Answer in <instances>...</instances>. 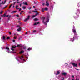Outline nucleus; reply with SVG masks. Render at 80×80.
Masks as SVG:
<instances>
[{
    "label": "nucleus",
    "instance_id": "1",
    "mask_svg": "<svg viewBox=\"0 0 80 80\" xmlns=\"http://www.w3.org/2000/svg\"><path fill=\"white\" fill-rule=\"evenodd\" d=\"M45 17H42L41 18V20H42V23H43L44 25H47V23H48V22H47L48 20H46V21L45 22L44 21V20H45Z\"/></svg>",
    "mask_w": 80,
    "mask_h": 80
},
{
    "label": "nucleus",
    "instance_id": "2",
    "mask_svg": "<svg viewBox=\"0 0 80 80\" xmlns=\"http://www.w3.org/2000/svg\"><path fill=\"white\" fill-rule=\"evenodd\" d=\"M49 18H50V15L49 14H48L47 15V18L46 19V20L47 21V22H49Z\"/></svg>",
    "mask_w": 80,
    "mask_h": 80
},
{
    "label": "nucleus",
    "instance_id": "3",
    "mask_svg": "<svg viewBox=\"0 0 80 80\" xmlns=\"http://www.w3.org/2000/svg\"><path fill=\"white\" fill-rule=\"evenodd\" d=\"M72 65L74 67H78L77 64H75V63H72Z\"/></svg>",
    "mask_w": 80,
    "mask_h": 80
},
{
    "label": "nucleus",
    "instance_id": "4",
    "mask_svg": "<svg viewBox=\"0 0 80 80\" xmlns=\"http://www.w3.org/2000/svg\"><path fill=\"white\" fill-rule=\"evenodd\" d=\"M16 48V46H12V48H11V50H12V51H14L15 50L13 49V48Z\"/></svg>",
    "mask_w": 80,
    "mask_h": 80
},
{
    "label": "nucleus",
    "instance_id": "5",
    "mask_svg": "<svg viewBox=\"0 0 80 80\" xmlns=\"http://www.w3.org/2000/svg\"><path fill=\"white\" fill-rule=\"evenodd\" d=\"M40 23V22H35L33 24V25H38Z\"/></svg>",
    "mask_w": 80,
    "mask_h": 80
},
{
    "label": "nucleus",
    "instance_id": "6",
    "mask_svg": "<svg viewBox=\"0 0 80 80\" xmlns=\"http://www.w3.org/2000/svg\"><path fill=\"white\" fill-rule=\"evenodd\" d=\"M38 15V13H37L35 15H33L32 16V18H34V17H35L37 16Z\"/></svg>",
    "mask_w": 80,
    "mask_h": 80
},
{
    "label": "nucleus",
    "instance_id": "7",
    "mask_svg": "<svg viewBox=\"0 0 80 80\" xmlns=\"http://www.w3.org/2000/svg\"><path fill=\"white\" fill-rule=\"evenodd\" d=\"M70 40L71 42H73V41H74L75 40V38H74V37H73L72 38H71Z\"/></svg>",
    "mask_w": 80,
    "mask_h": 80
},
{
    "label": "nucleus",
    "instance_id": "8",
    "mask_svg": "<svg viewBox=\"0 0 80 80\" xmlns=\"http://www.w3.org/2000/svg\"><path fill=\"white\" fill-rule=\"evenodd\" d=\"M46 6H47L48 7L49 6V3H48V1H47L46 2Z\"/></svg>",
    "mask_w": 80,
    "mask_h": 80
},
{
    "label": "nucleus",
    "instance_id": "9",
    "mask_svg": "<svg viewBox=\"0 0 80 80\" xmlns=\"http://www.w3.org/2000/svg\"><path fill=\"white\" fill-rule=\"evenodd\" d=\"M21 30H22V28L21 27H20L18 28V29L17 30V31H18V32H20Z\"/></svg>",
    "mask_w": 80,
    "mask_h": 80
},
{
    "label": "nucleus",
    "instance_id": "10",
    "mask_svg": "<svg viewBox=\"0 0 80 80\" xmlns=\"http://www.w3.org/2000/svg\"><path fill=\"white\" fill-rule=\"evenodd\" d=\"M73 32L74 33V34H75V33H77L76 30L74 29H73Z\"/></svg>",
    "mask_w": 80,
    "mask_h": 80
},
{
    "label": "nucleus",
    "instance_id": "11",
    "mask_svg": "<svg viewBox=\"0 0 80 80\" xmlns=\"http://www.w3.org/2000/svg\"><path fill=\"white\" fill-rule=\"evenodd\" d=\"M28 20V19H27V18H26L25 19H24V22H27Z\"/></svg>",
    "mask_w": 80,
    "mask_h": 80
},
{
    "label": "nucleus",
    "instance_id": "12",
    "mask_svg": "<svg viewBox=\"0 0 80 80\" xmlns=\"http://www.w3.org/2000/svg\"><path fill=\"white\" fill-rule=\"evenodd\" d=\"M67 73L66 72H64L62 73V75H64V76H66V75H67Z\"/></svg>",
    "mask_w": 80,
    "mask_h": 80
},
{
    "label": "nucleus",
    "instance_id": "13",
    "mask_svg": "<svg viewBox=\"0 0 80 80\" xmlns=\"http://www.w3.org/2000/svg\"><path fill=\"white\" fill-rule=\"evenodd\" d=\"M17 11H14L11 12V13H17Z\"/></svg>",
    "mask_w": 80,
    "mask_h": 80
},
{
    "label": "nucleus",
    "instance_id": "14",
    "mask_svg": "<svg viewBox=\"0 0 80 80\" xmlns=\"http://www.w3.org/2000/svg\"><path fill=\"white\" fill-rule=\"evenodd\" d=\"M6 49H7V50H8V51H10V48L8 47H6Z\"/></svg>",
    "mask_w": 80,
    "mask_h": 80
},
{
    "label": "nucleus",
    "instance_id": "15",
    "mask_svg": "<svg viewBox=\"0 0 80 80\" xmlns=\"http://www.w3.org/2000/svg\"><path fill=\"white\" fill-rule=\"evenodd\" d=\"M34 21L35 22H37V21H38V19L37 18H35L34 19Z\"/></svg>",
    "mask_w": 80,
    "mask_h": 80
},
{
    "label": "nucleus",
    "instance_id": "16",
    "mask_svg": "<svg viewBox=\"0 0 80 80\" xmlns=\"http://www.w3.org/2000/svg\"><path fill=\"white\" fill-rule=\"evenodd\" d=\"M23 4H24V5H28V3H27V2H23Z\"/></svg>",
    "mask_w": 80,
    "mask_h": 80
},
{
    "label": "nucleus",
    "instance_id": "17",
    "mask_svg": "<svg viewBox=\"0 0 80 80\" xmlns=\"http://www.w3.org/2000/svg\"><path fill=\"white\" fill-rule=\"evenodd\" d=\"M24 52V51H22L19 52V53L20 54H22V53H23Z\"/></svg>",
    "mask_w": 80,
    "mask_h": 80
},
{
    "label": "nucleus",
    "instance_id": "18",
    "mask_svg": "<svg viewBox=\"0 0 80 80\" xmlns=\"http://www.w3.org/2000/svg\"><path fill=\"white\" fill-rule=\"evenodd\" d=\"M59 74H60V72H59V71H58L57 72V73H56V75H59Z\"/></svg>",
    "mask_w": 80,
    "mask_h": 80
},
{
    "label": "nucleus",
    "instance_id": "19",
    "mask_svg": "<svg viewBox=\"0 0 80 80\" xmlns=\"http://www.w3.org/2000/svg\"><path fill=\"white\" fill-rule=\"evenodd\" d=\"M44 10L46 11H47V10H48V8H44Z\"/></svg>",
    "mask_w": 80,
    "mask_h": 80
},
{
    "label": "nucleus",
    "instance_id": "20",
    "mask_svg": "<svg viewBox=\"0 0 80 80\" xmlns=\"http://www.w3.org/2000/svg\"><path fill=\"white\" fill-rule=\"evenodd\" d=\"M2 39L3 40H5V36H3Z\"/></svg>",
    "mask_w": 80,
    "mask_h": 80
},
{
    "label": "nucleus",
    "instance_id": "21",
    "mask_svg": "<svg viewBox=\"0 0 80 80\" xmlns=\"http://www.w3.org/2000/svg\"><path fill=\"white\" fill-rule=\"evenodd\" d=\"M12 16H9V17L8 18V20H10V18H11V17Z\"/></svg>",
    "mask_w": 80,
    "mask_h": 80
},
{
    "label": "nucleus",
    "instance_id": "22",
    "mask_svg": "<svg viewBox=\"0 0 80 80\" xmlns=\"http://www.w3.org/2000/svg\"><path fill=\"white\" fill-rule=\"evenodd\" d=\"M30 15H28V18H27V19L28 20H29V19H30Z\"/></svg>",
    "mask_w": 80,
    "mask_h": 80
},
{
    "label": "nucleus",
    "instance_id": "23",
    "mask_svg": "<svg viewBox=\"0 0 80 80\" xmlns=\"http://www.w3.org/2000/svg\"><path fill=\"white\" fill-rule=\"evenodd\" d=\"M20 58L21 60H22V59L23 58V56H21V57Z\"/></svg>",
    "mask_w": 80,
    "mask_h": 80
},
{
    "label": "nucleus",
    "instance_id": "24",
    "mask_svg": "<svg viewBox=\"0 0 80 80\" xmlns=\"http://www.w3.org/2000/svg\"><path fill=\"white\" fill-rule=\"evenodd\" d=\"M42 12H44L45 11V9H44V8H42Z\"/></svg>",
    "mask_w": 80,
    "mask_h": 80
},
{
    "label": "nucleus",
    "instance_id": "25",
    "mask_svg": "<svg viewBox=\"0 0 80 80\" xmlns=\"http://www.w3.org/2000/svg\"><path fill=\"white\" fill-rule=\"evenodd\" d=\"M2 17H6V14L4 13V14H3V16H2Z\"/></svg>",
    "mask_w": 80,
    "mask_h": 80
},
{
    "label": "nucleus",
    "instance_id": "26",
    "mask_svg": "<svg viewBox=\"0 0 80 80\" xmlns=\"http://www.w3.org/2000/svg\"><path fill=\"white\" fill-rule=\"evenodd\" d=\"M33 12H34V13H38V12H37V11H32Z\"/></svg>",
    "mask_w": 80,
    "mask_h": 80
},
{
    "label": "nucleus",
    "instance_id": "27",
    "mask_svg": "<svg viewBox=\"0 0 80 80\" xmlns=\"http://www.w3.org/2000/svg\"><path fill=\"white\" fill-rule=\"evenodd\" d=\"M2 4H3V5H4V3L3 1H2V3H0V5H1Z\"/></svg>",
    "mask_w": 80,
    "mask_h": 80
},
{
    "label": "nucleus",
    "instance_id": "28",
    "mask_svg": "<svg viewBox=\"0 0 80 80\" xmlns=\"http://www.w3.org/2000/svg\"><path fill=\"white\" fill-rule=\"evenodd\" d=\"M18 7V6L17 5L16 7V9H17V10H18V9H19V8H17V7Z\"/></svg>",
    "mask_w": 80,
    "mask_h": 80
},
{
    "label": "nucleus",
    "instance_id": "29",
    "mask_svg": "<svg viewBox=\"0 0 80 80\" xmlns=\"http://www.w3.org/2000/svg\"><path fill=\"white\" fill-rule=\"evenodd\" d=\"M31 50H32V48H30L28 49V51Z\"/></svg>",
    "mask_w": 80,
    "mask_h": 80
},
{
    "label": "nucleus",
    "instance_id": "30",
    "mask_svg": "<svg viewBox=\"0 0 80 80\" xmlns=\"http://www.w3.org/2000/svg\"><path fill=\"white\" fill-rule=\"evenodd\" d=\"M23 9H26V7L25 6H23L22 7Z\"/></svg>",
    "mask_w": 80,
    "mask_h": 80
},
{
    "label": "nucleus",
    "instance_id": "31",
    "mask_svg": "<svg viewBox=\"0 0 80 80\" xmlns=\"http://www.w3.org/2000/svg\"><path fill=\"white\" fill-rule=\"evenodd\" d=\"M16 47H21V46H20V45H19V44H18L17 45Z\"/></svg>",
    "mask_w": 80,
    "mask_h": 80
},
{
    "label": "nucleus",
    "instance_id": "32",
    "mask_svg": "<svg viewBox=\"0 0 80 80\" xmlns=\"http://www.w3.org/2000/svg\"><path fill=\"white\" fill-rule=\"evenodd\" d=\"M2 13H3V11H2L1 12H0V14H2Z\"/></svg>",
    "mask_w": 80,
    "mask_h": 80
},
{
    "label": "nucleus",
    "instance_id": "33",
    "mask_svg": "<svg viewBox=\"0 0 80 80\" xmlns=\"http://www.w3.org/2000/svg\"><path fill=\"white\" fill-rule=\"evenodd\" d=\"M7 40H9V39H10V37H7L6 38Z\"/></svg>",
    "mask_w": 80,
    "mask_h": 80
},
{
    "label": "nucleus",
    "instance_id": "34",
    "mask_svg": "<svg viewBox=\"0 0 80 80\" xmlns=\"http://www.w3.org/2000/svg\"><path fill=\"white\" fill-rule=\"evenodd\" d=\"M6 7H7V5H6L5 6V7H4V8H3V9H5V8H6Z\"/></svg>",
    "mask_w": 80,
    "mask_h": 80
},
{
    "label": "nucleus",
    "instance_id": "35",
    "mask_svg": "<svg viewBox=\"0 0 80 80\" xmlns=\"http://www.w3.org/2000/svg\"><path fill=\"white\" fill-rule=\"evenodd\" d=\"M12 5H13V4H11L10 5V7H9V8H10V7H12Z\"/></svg>",
    "mask_w": 80,
    "mask_h": 80
},
{
    "label": "nucleus",
    "instance_id": "36",
    "mask_svg": "<svg viewBox=\"0 0 80 80\" xmlns=\"http://www.w3.org/2000/svg\"><path fill=\"white\" fill-rule=\"evenodd\" d=\"M76 15H77V18H78V17H79V15L78 16V15H77V13H76Z\"/></svg>",
    "mask_w": 80,
    "mask_h": 80
},
{
    "label": "nucleus",
    "instance_id": "37",
    "mask_svg": "<svg viewBox=\"0 0 80 80\" xmlns=\"http://www.w3.org/2000/svg\"><path fill=\"white\" fill-rule=\"evenodd\" d=\"M8 33L9 34V35H12V33L10 32H9Z\"/></svg>",
    "mask_w": 80,
    "mask_h": 80
},
{
    "label": "nucleus",
    "instance_id": "38",
    "mask_svg": "<svg viewBox=\"0 0 80 80\" xmlns=\"http://www.w3.org/2000/svg\"><path fill=\"white\" fill-rule=\"evenodd\" d=\"M17 37H14V39H16Z\"/></svg>",
    "mask_w": 80,
    "mask_h": 80
},
{
    "label": "nucleus",
    "instance_id": "39",
    "mask_svg": "<svg viewBox=\"0 0 80 80\" xmlns=\"http://www.w3.org/2000/svg\"><path fill=\"white\" fill-rule=\"evenodd\" d=\"M15 3H16L15 2H14L13 3V4L12 5H15Z\"/></svg>",
    "mask_w": 80,
    "mask_h": 80
},
{
    "label": "nucleus",
    "instance_id": "40",
    "mask_svg": "<svg viewBox=\"0 0 80 80\" xmlns=\"http://www.w3.org/2000/svg\"><path fill=\"white\" fill-rule=\"evenodd\" d=\"M34 4H37V2H35V1L34 2Z\"/></svg>",
    "mask_w": 80,
    "mask_h": 80
},
{
    "label": "nucleus",
    "instance_id": "41",
    "mask_svg": "<svg viewBox=\"0 0 80 80\" xmlns=\"http://www.w3.org/2000/svg\"><path fill=\"white\" fill-rule=\"evenodd\" d=\"M36 31H36V30L33 31V32H34V33H35V32H36Z\"/></svg>",
    "mask_w": 80,
    "mask_h": 80
},
{
    "label": "nucleus",
    "instance_id": "42",
    "mask_svg": "<svg viewBox=\"0 0 80 80\" xmlns=\"http://www.w3.org/2000/svg\"><path fill=\"white\" fill-rule=\"evenodd\" d=\"M12 41L13 42H15V40H12Z\"/></svg>",
    "mask_w": 80,
    "mask_h": 80
},
{
    "label": "nucleus",
    "instance_id": "43",
    "mask_svg": "<svg viewBox=\"0 0 80 80\" xmlns=\"http://www.w3.org/2000/svg\"><path fill=\"white\" fill-rule=\"evenodd\" d=\"M21 10H22V9H21V8H20L19 9V12H20V11H21Z\"/></svg>",
    "mask_w": 80,
    "mask_h": 80
},
{
    "label": "nucleus",
    "instance_id": "44",
    "mask_svg": "<svg viewBox=\"0 0 80 80\" xmlns=\"http://www.w3.org/2000/svg\"><path fill=\"white\" fill-rule=\"evenodd\" d=\"M5 3H6V1H4V4H5Z\"/></svg>",
    "mask_w": 80,
    "mask_h": 80
},
{
    "label": "nucleus",
    "instance_id": "45",
    "mask_svg": "<svg viewBox=\"0 0 80 80\" xmlns=\"http://www.w3.org/2000/svg\"><path fill=\"white\" fill-rule=\"evenodd\" d=\"M16 17H19V15L18 14L16 15Z\"/></svg>",
    "mask_w": 80,
    "mask_h": 80
},
{
    "label": "nucleus",
    "instance_id": "46",
    "mask_svg": "<svg viewBox=\"0 0 80 80\" xmlns=\"http://www.w3.org/2000/svg\"><path fill=\"white\" fill-rule=\"evenodd\" d=\"M13 52V53H16V52Z\"/></svg>",
    "mask_w": 80,
    "mask_h": 80
},
{
    "label": "nucleus",
    "instance_id": "47",
    "mask_svg": "<svg viewBox=\"0 0 80 80\" xmlns=\"http://www.w3.org/2000/svg\"><path fill=\"white\" fill-rule=\"evenodd\" d=\"M8 16H9V15H7V16H6V17H8Z\"/></svg>",
    "mask_w": 80,
    "mask_h": 80
},
{
    "label": "nucleus",
    "instance_id": "48",
    "mask_svg": "<svg viewBox=\"0 0 80 80\" xmlns=\"http://www.w3.org/2000/svg\"><path fill=\"white\" fill-rule=\"evenodd\" d=\"M17 27H20V26L18 25L17 26Z\"/></svg>",
    "mask_w": 80,
    "mask_h": 80
},
{
    "label": "nucleus",
    "instance_id": "49",
    "mask_svg": "<svg viewBox=\"0 0 80 80\" xmlns=\"http://www.w3.org/2000/svg\"><path fill=\"white\" fill-rule=\"evenodd\" d=\"M72 77H73V78H74L75 77L74 76L72 75Z\"/></svg>",
    "mask_w": 80,
    "mask_h": 80
},
{
    "label": "nucleus",
    "instance_id": "50",
    "mask_svg": "<svg viewBox=\"0 0 80 80\" xmlns=\"http://www.w3.org/2000/svg\"><path fill=\"white\" fill-rule=\"evenodd\" d=\"M42 5H43V6H44V5H45V4H44V3H43L42 4Z\"/></svg>",
    "mask_w": 80,
    "mask_h": 80
},
{
    "label": "nucleus",
    "instance_id": "51",
    "mask_svg": "<svg viewBox=\"0 0 80 80\" xmlns=\"http://www.w3.org/2000/svg\"><path fill=\"white\" fill-rule=\"evenodd\" d=\"M31 8H31V7H30L28 8L29 9H31Z\"/></svg>",
    "mask_w": 80,
    "mask_h": 80
},
{
    "label": "nucleus",
    "instance_id": "52",
    "mask_svg": "<svg viewBox=\"0 0 80 80\" xmlns=\"http://www.w3.org/2000/svg\"><path fill=\"white\" fill-rule=\"evenodd\" d=\"M65 79V78H63V79H62V80H64Z\"/></svg>",
    "mask_w": 80,
    "mask_h": 80
},
{
    "label": "nucleus",
    "instance_id": "53",
    "mask_svg": "<svg viewBox=\"0 0 80 80\" xmlns=\"http://www.w3.org/2000/svg\"><path fill=\"white\" fill-rule=\"evenodd\" d=\"M75 69L76 70H79V69H77V68H75Z\"/></svg>",
    "mask_w": 80,
    "mask_h": 80
},
{
    "label": "nucleus",
    "instance_id": "54",
    "mask_svg": "<svg viewBox=\"0 0 80 80\" xmlns=\"http://www.w3.org/2000/svg\"><path fill=\"white\" fill-rule=\"evenodd\" d=\"M23 12H24V11H21L22 13H23Z\"/></svg>",
    "mask_w": 80,
    "mask_h": 80
},
{
    "label": "nucleus",
    "instance_id": "55",
    "mask_svg": "<svg viewBox=\"0 0 80 80\" xmlns=\"http://www.w3.org/2000/svg\"><path fill=\"white\" fill-rule=\"evenodd\" d=\"M76 80H79V79L78 78H76Z\"/></svg>",
    "mask_w": 80,
    "mask_h": 80
},
{
    "label": "nucleus",
    "instance_id": "56",
    "mask_svg": "<svg viewBox=\"0 0 80 80\" xmlns=\"http://www.w3.org/2000/svg\"><path fill=\"white\" fill-rule=\"evenodd\" d=\"M20 3V2H17V3Z\"/></svg>",
    "mask_w": 80,
    "mask_h": 80
},
{
    "label": "nucleus",
    "instance_id": "57",
    "mask_svg": "<svg viewBox=\"0 0 80 80\" xmlns=\"http://www.w3.org/2000/svg\"><path fill=\"white\" fill-rule=\"evenodd\" d=\"M33 7L34 8H35V6H33Z\"/></svg>",
    "mask_w": 80,
    "mask_h": 80
},
{
    "label": "nucleus",
    "instance_id": "58",
    "mask_svg": "<svg viewBox=\"0 0 80 80\" xmlns=\"http://www.w3.org/2000/svg\"><path fill=\"white\" fill-rule=\"evenodd\" d=\"M22 12H20V15H22Z\"/></svg>",
    "mask_w": 80,
    "mask_h": 80
},
{
    "label": "nucleus",
    "instance_id": "59",
    "mask_svg": "<svg viewBox=\"0 0 80 80\" xmlns=\"http://www.w3.org/2000/svg\"><path fill=\"white\" fill-rule=\"evenodd\" d=\"M28 13H31V12H28Z\"/></svg>",
    "mask_w": 80,
    "mask_h": 80
},
{
    "label": "nucleus",
    "instance_id": "60",
    "mask_svg": "<svg viewBox=\"0 0 80 80\" xmlns=\"http://www.w3.org/2000/svg\"><path fill=\"white\" fill-rule=\"evenodd\" d=\"M22 6V4H20V7H21Z\"/></svg>",
    "mask_w": 80,
    "mask_h": 80
},
{
    "label": "nucleus",
    "instance_id": "61",
    "mask_svg": "<svg viewBox=\"0 0 80 80\" xmlns=\"http://www.w3.org/2000/svg\"><path fill=\"white\" fill-rule=\"evenodd\" d=\"M26 34H28V32H26Z\"/></svg>",
    "mask_w": 80,
    "mask_h": 80
},
{
    "label": "nucleus",
    "instance_id": "62",
    "mask_svg": "<svg viewBox=\"0 0 80 80\" xmlns=\"http://www.w3.org/2000/svg\"><path fill=\"white\" fill-rule=\"evenodd\" d=\"M14 7H15V6H13V8H14Z\"/></svg>",
    "mask_w": 80,
    "mask_h": 80
},
{
    "label": "nucleus",
    "instance_id": "63",
    "mask_svg": "<svg viewBox=\"0 0 80 80\" xmlns=\"http://www.w3.org/2000/svg\"><path fill=\"white\" fill-rule=\"evenodd\" d=\"M79 66H80V63H79Z\"/></svg>",
    "mask_w": 80,
    "mask_h": 80
},
{
    "label": "nucleus",
    "instance_id": "64",
    "mask_svg": "<svg viewBox=\"0 0 80 80\" xmlns=\"http://www.w3.org/2000/svg\"><path fill=\"white\" fill-rule=\"evenodd\" d=\"M7 0H5V2H6L7 1Z\"/></svg>",
    "mask_w": 80,
    "mask_h": 80
}]
</instances>
